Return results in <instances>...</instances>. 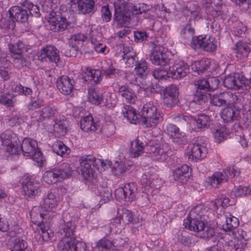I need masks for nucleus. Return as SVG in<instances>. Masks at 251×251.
<instances>
[{"instance_id":"2","label":"nucleus","mask_w":251,"mask_h":251,"mask_svg":"<svg viewBox=\"0 0 251 251\" xmlns=\"http://www.w3.org/2000/svg\"><path fill=\"white\" fill-rule=\"evenodd\" d=\"M125 0L121 1H115L114 3L115 12L114 14L113 22L118 26H126L130 24L131 20L130 11L127 10Z\"/></svg>"},{"instance_id":"4","label":"nucleus","mask_w":251,"mask_h":251,"mask_svg":"<svg viewBox=\"0 0 251 251\" xmlns=\"http://www.w3.org/2000/svg\"><path fill=\"white\" fill-rule=\"evenodd\" d=\"M239 174L240 171L233 166L227 167L222 172H215L212 176L209 177L208 183L212 187L217 188L222 183L226 182L229 178H232Z\"/></svg>"},{"instance_id":"46","label":"nucleus","mask_w":251,"mask_h":251,"mask_svg":"<svg viewBox=\"0 0 251 251\" xmlns=\"http://www.w3.org/2000/svg\"><path fill=\"white\" fill-rule=\"evenodd\" d=\"M85 81H94L98 83L101 80V72L99 70L87 69L84 76Z\"/></svg>"},{"instance_id":"24","label":"nucleus","mask_w":251,"mask_h":251,"mask_svg":"<svg viewBox=\"0 0 251 251\" xmlns=\"http://www.w3.org/2000/svg\"><path fill=\"white\" fill-rule=\"evenodd\" d=\"M80 127L85 132H95L100 129V124L98 121L95 122L91 115L82 118L80 121Z\"/></svg>"},{"instance_id":"61","label":"nucleus","mask_w":251,"mask_h":251,"mask_svg":"<svg viewBox=\"0 0 251 251\" xmlns=\"http://www.w3.org/2000/svg\"><path fill=\"white\" fill-rule=\"evenodd\" d=\"M12 89L15 93L25 96L29 95L32 92V90L30 88L24 87L20 84H17Z\"/></svg>"},{"instance_id":"51","label":"nucleus","mask_w":251,"mask_h":251,"mask_svg":"<svg viewBox=\"0 0 251 251\" xmlns=\"http://www.w3.org/2000/svg\"><path fill=\"white\" fill-rule=\"evenodd\" d=\"M135 71L137 75L141 78H144L147 76L148 71L147 64L144 60H141L138 62H136L135 64Z\"/></svg>"},{"instance_id":"41","label":"nucleus","mask_w":251,"mask_h":251,"mask_svg":"<svg viewBox=\"0 0 251 251\" xmlns=\"http://www.w3.org/2000/svg\"><path fill=\"white\" fill-rule=\"evenodd\" d=\"M10 243L11 251H30L26 242L20 238L11 239Z\"/></svg>"},{"instance_id":"26","label":"nucleus","mask_w":251,"mask_h":251,"mask_svg":"<svg viewBox=\"0 0 251 251\" xmlns=\"http://www.w3.org/2000/svg\"><path fill=\"white\" fill-rule=\"evenodd\" d=\"M126 5L127 7V10H130V11H131L135 14L132 18H136L137 20L138 18L137 16L138 15H140L143 13L146 14L151 8L150 5L145 3H138L133 4L132 3L126 1Z\"/></svg>"},{"instance_id":"14","label":"nucleus","mask_w":251,"mask_h":251,"mask_svg":"<svg viewBox=\"0 0 251 251\" xmlns=\"http://www.w3.org/2000/svg\"><path fill=\"white\" fill-rule=\"evenodd\" d=\"M22 185L23 192L27 199L38 196L41 193L40 184L33 179L26 177Z\"/></svg>"},{"instance_id":"27","label":"nucleus","mask_w":251,"mask_h":251,"mask_svg":"<svg viewBox=\"0 0 251 251\" xmlns=\"http://www.w3.org/2000/svg\"><path fill=\"white\" fill-rule=\"evenodd\" d=\"M76 4L79 13L86 15L93 14L95 11V0H79Z\"/></svg>"},{"instance_id":"10","label":"nucleus","mask_w":251,"mask_h":251,"mask_svg":"<svg viewBox=\"0 0 251 251\" xmlns=\"http://www.w3.org/2000/svg\"><path fill=\"white\" fill-rule=\"evenodd\" d=\"M163 94V103L168 108L175 106L179 102V90L175 84H172L164 88Z\"/></svg>"},{"instance_id":"60","label":"nucleus","mask_w":251,"mask_h":251,"mask_svg":"<svg viewBox=\"0 0 251 251\" xmlns=\"http://www.w3.org/2000/svg\"><path fill=\"white\" fill-rule=\"evenodd\" d=\"M100 15L103 22L108 23L112 18V14L110 11L108 5L102 6L100 9Z\"/></svg>"},{"instance_id":"56","label":"nucleus","mask_w":251,"mask_h":251,"mask_svg":"<svg viewBox=\"0 0 251 251\" xmlns=\"http://www.w3.org/2000/svg\"><path fill=\"white\" fill-rule=\"evenodd\" d=\"M120 218L122 219L123 226L128 224L129 223H132L133 221V215L131 211L127 209H123L121 212L119 211Z\"/></svg>"},{"instance_id":"35","label":"nucleus","mask_w":251,"mask_h":251,"mask_svg":"<svg viewBox=\"0 0 251 251\" xmlns=\"http://www.w3.org/2000/svg\"><path fill=\"white\" fill-rule=\"evenodd\" d=\"M50 222L46 221L42 223L39 226L41 230V233L39 234V239L38 242L42 243L44 241L50 240L53 235V232L50 229Z\"/></svg>"},{"instance_id":"42","label":"nucleus","mask_w":251,"mask_h":251,"mask_svg":"<svg viewBox=\"0 0 251 251\" xmlns=\"http://www.w3.org/2000/svg\"><path fill=\"white\" fill-rule=\"evenodd\" d=\"M75 239L62 238L58 243L57 249L59 251H73Z\"/></svg>"},{"instance_id":"31","label":"nucleus","mask_w":251,"mask_h":251,"mask_svg":"<svg viewBox=\"0 0 251 251\" xmlns=\"http://www.w3.org/2000/svg\"><path fill=\"white\" fill-rule=\"evenodd\" d=\"M183 225L186 229L200 233L204 227L205 224L201 219H189V218H186L184 220Z\"/></svg>"},{"instance_id":"18","label":"nucleus","mask_w":251,"mask_h":251,"mask_svg":"<svg viewBox=\"0 0 251 251\" xmlns=\"http://www.w3.org/2000/svg\"><path fill=\"white\" fill-rule=\"evenodd\" d=\"M205 12L213 17H216L222 13L223 3L222 0H205L204 4Z\"/></svg>"},{"instance_id":"1","label":"nucleus","mask_w":251,"mask_h":251,"mask_svg":"<svg viewBox=\"0 0 251 251\" xmlns=\"http://www.w3.org/2000/svg\"><path fill=\"white\" fill-rule=\"evenodd\" d=\"M160 120L157 106L152 101L145 104L141 111L140 123L147 127L156 126Z\"/></svg>"},{"instance_id":"8","label":"nucleus","mask_w":251,"mask_h":251,"mask_svg":"<svg viewBox=\"0 0 251 251\" xmlns=\"http://www.w3.org/2000/svg\"><path fill=\"white\" fill-rule=\"evenodd\" d=\"M137 190L138 189L135 183H128L124 187L117 188L115 191V195L116 199L120 201H131L135 199Z\"/></svg>"},{"instance_id":"47","label":"nucleus","mask_w":251,"mask_h":251,"mask_svg":"<svg viewBox=\"0 0 251 251\" xmlns=\"http://www.w3.org/2000/svg\"><path fill=\"white\" fill-rule=\"evenodd\" d=\"M98 191V195L100 197V201L101 203L108 202L112 198V191L110 188L100 187Z\"/></svg>"},{"instance_id":"59","label":"nucleus","mask_w":251,"mask_h":251,"mask_svg":"<svg viewBox=\"0 0 251 251\" xmlns=\"http://www.w3.org/2000/svg\"><path fill=\"white\" fill-rule=\"evenodd\" d=\"M32 154L29 156L31 157L32 159L37 162L38 166L42 167L45 164L46 160L39 149L38 148L34 151Z\"/></svg>"},{"instance_id":"7","label":"nucleus","mask_w":251,"mask_h":251,"mask_svg":"<svg viewBox=\"0 0 251 251\" xmlns=\"http://www.w3.org/2000/svg\"><path fill=\"white\" fill-rule=\"evenodd\" d=\"M146 147L150 157L153 160L163 162L168 156L169 147L166 143L153 145L151 143Z\"/></svg>"},{"instance_id":"48","label":"nucleus","mask_w":251,"mask_h":251,"mask_svg":"<svg viewBox=\"0 0 251 251\" xmlns=\"http://www.w3.org/2000/svg\"><path fill=\"white\" fill-rule=\"evenodd\" d=\"M43 178L44 181L49 184H54L58 181H60L54 168L46 171L44 173Z\"/></svg>"},{"instance_id":"13","label":"nucleus","mask_w":251,"mask_h":251,"mask_svg":"<svg viewBox=\"0 0 251 251\" xmlns=\"http://www.w3.org/2000/svg\"><path fill=\"white\" fill-rule=\"evenodd\" d=\"M236 101L235 100L234 104H229L230 106L224 108L221 111V117L224 123H229L238 120L240 108L236 105Z\"/></svg>"},{"instance_id":"44","label":"nucleus","mask_w":251,"mask_h":251,"mask_svg":"<svg viewBox=\"0 0 251 251\" xmlns=\"http://www.w3.org/2000/svg\"><path fill=\"white\" fill-rule=\"evenodd\" d=\"M144 147L143 143L139 139H135L130 144V155L131 157L136 158L143 153Z\"/></svg>"},{"instance_id":"6","label":"nucleus","mask_w":251,"mask_h":251,"mask_svg":"<svg viewBox=\"0 0 251 251\" xmlns=\"http://www.w3.org/2000/svg\"><path fill=\"white\" fill-rule=\"evenodd\" d=\"M99 164L105 166L103 161L94 157H82L80 159L82 175L85 179L94 177V168H98Z\"/></svg>"},{"instance_id":"21","label":"nucleus","mask_w":251,"mask_h":251,"mask_svg":"<svg viewBox=\"0 0 251 251\" xmlns=\"http://www.w3.org/2000/svg\"><path fill=\"white\" fill-rule=\"evenodd\" d=\"M189 66L183 61L175 64L170 67V75L174 79L181 78L186 75L189 72Z\"/></svg>"},{"instance_id":"54","label":"nucleus","mask_w":251,"mask_h":251,"mask_svg":"<svg viewBox=\"0 0 251 251\" xmlns=\"http://www.w3.org/2000/svg\"><path fill=\"white\" fill-rule=\"evenodd\" d=\"M11 55L22 54L25 50V44L21 41H18L15 44L10 43L8 45Z\"/></svg>"},{"instance_id":"30","label":"nucleus","mask_w":251,"mask_h":251,"mask_svg":"<svg viewBox=\"0 0 251 251\" xmlns=\"http://www.w3.org/2000/svg\"><path fill=\"white\" fill-rule=\"evenodd\" d=\"M3 144L7 146V151L11 154H19L21 152V143L19 140L14 135L10 139H5L2 141Z\"/></svg>"},{"instance_id":"64","label":"nucleus","mask_w":251,"mask_h":251,"mask_svg":"<svg viewBox=\"0 0 251 251\" xmlns=\"http://www.w3.org/2000/svg\"><path fill=\"white\" fill-rule=\"evenodd\" d=\"M126 169L124 163L116 161L113 167V173L115 176H120L126 172Z\"/></svg>"},{"instance_id":"38","label":"nucleus","mask_w":251,"mask_h":251,"mask_svg":"<svg viewBox=\"0 0 251 251\" xmlns=\"http://www.w3.org/2000/svg\"><path fill=\"white\" fill-rule=\"evenodd\" d=\"M211 63L208 59H204L197 61L192 63L191 68L194 71L200 75L205 71H208L210 68Z\"/></svg>"},{"instance_id":"33","label":"nucleus","mask_w":251,"mask_h":251,"mask_svg":"<svg viewBox=\"0 0 251 251\" xmlns=\"http://www.w3.org/2000/svg\"><path fill=\"white\" fill-rule=\"evenodd\" d=\"M234 50L236 53V56L241 59L247 58L251 51L249 44L241 41L236 43Z\"/></svg>"},{"instance_id":"49","label":"nucleus","mask_w":251,"mask_h":251,"mask_svg":"<svg viewBox=\"0 0 251 251\" xmlns=\"http://www.w3.org/2000/svg\"><path fill=\"white\" fill-rule=\"evenodd\" d=\"M209 94L203 90H196L194 93V100L197 103L202 105L207 101Z\"/></svg>"},{"instance_id":"39","label":"nucleus","mask_w":251,"mask_h":251,"mask_svg":"<svg viewBox=\"0 0 251 251\" xmlns=\"http://www.w3.org/2000/svg\"><path fill=\"white\" fill-rule=\"evenodd\" d=\"M122 113L125 117L131 124L140 123V119L138 118L135 110L130 105H125L122 109Z\"/></svg>"},{"instance_id":"23","label":"nucleus","mask_w":251,"mask_h":251,"mask_svg":"<svg viewBox=\"0 0 251 251\" xmlns=\"http://www.w3.org/2000/svg\"><path fill=\"white\" fill-rule=\"evenodd\" d=\"M190 148L191 151L188 153L189 158L196 161L206 157L207 149L204 146L199 144H193L190 145Z\"/></svg>"},{"instance_id":"57","label":"nucleus","mask_w":251,"mask_h":251,"mask_svg":"<svg viewBox=\"0 0 251 251\" xmlns=\"http://www.w3.org/2000/svg\"><path fill=\"white\" fill-rule=\"evenodd\" d=\"M201 237L205 239H210L215 235L214 228L207 224L200 233Z\"/></svg>"},{"instance_id":"36","label":"nucleus","mask_w":251,"mask_h":251,"mask_svg":"<svg viewBox=\"0 0 251 251\" xmlns=\"http://www.w3.org/2000/svg\"><path fill=\"white\" fill-rule=\"evenodd\" d=\"M60 181L70 177L72 176V170L71 166L67 163H63L54 168Z\"/></svg>"},{"instance_id":"22","label":"nucleus","mask_w":251,"mask_h":251,"mask_svg":"<svg viewBox=\"0 0 251 251\" xmlns=\"http://www.w3.org/2000/svg\"><path fill=\"white\" fill-rule=\"evenodd\" d=\"M43 209H41L40 206H35L31 209L30 213V216L32 222L37 225L40 226L42 223H45L47 221V219L51 215H50L48 212L44 213Z\"/></svg>"},{"instance_id":"52","label":"nucleus","mask_w":251,"mask_h":251,"mask_svg":"<svg viewBox=\"0 0 251 251\" xmlns=\"http://www.w3.org/2000/svg\"><path fill=\"white\" fill-rule=\"evenodd\" d=\"M195 29L189 24H186L180 31L181 36L184 39L190 41L191 40V43L193 40H196L194 38Z\"/></svg>"},{"instance_id":"50","label":"nucleus","mask_w":251,"mask_h":251,"mask_svg":"<svg viewBox=\"0 0 251 251\" xmlns=\"http://www.w3.org/2000/svg\"><path fill=\"white\" fill-rule=\"evenodd\" d=\"M88 99L90 102L99 105L103 100V96L99 91L96 89H93L89 90Z\"/></svg>"},{"instance_id":"20","label":"nucleus","mask_w":251,"mask_h":251,"mask_svg":"<svg viewBox=\"0 0 251 251\" xmlns=\"http://www.w3.org/2000/svg\"><path fill=\"white\" fill-rule=\"evenodd\" d=\"M55 192H48L43 199V202L41 204V209L45 212H50L53 210L58 204V200Z\"/></svg>"},{"instance_id":"53","label":"nucleus","mask_w":251,"mask_h":251,"mask_svg":"<svg viewBox=\"0 0 251 251\" xmlns=\"http://www.w3.org/2000/svg\"><path fill=\"white\" fill-rule=\"evenodd\" d=\"M170 68L168 71L164 69H154L152 72V75L154 78L158 80H166L169 77H171L170 75Z\"/></svg>"},{"instance_id":"17","label":"nucleus","mask_w":251,"mask_h":251,"mask_svg":"<svg viewBox=\"0 0 251 251\" xmlns=\"http://www.w3.org/2000/svg\"><path fill=\"white\" fill-rule=\"evenodd\" d=\"M87 37L82 33H78L72 35L70 37V41L68 46V50L69 52L66 51V56H72L76 54V52L78 50L79 46H81L80 42H83L87 39Z\"/></svg>"},{"instance_id":"43","label":"nucleus","mask_w":251,"mask_h":251,"mask_svg":"<svg viewBox=\"0 0 251 251\" xmlns=\"http://www.w3.org/2000/svg\"><path fill=\"white\" fill-rule=\"evenodd\" d=\"M54 152L62 157L67 156L70 152V149L60 141H57L52 146Z\"/></svg>"},{"instance_id":"58","label":"nucleus","mask_w":251,"mask_h":251,"mask_svg":"<svg viewBox=\"0 0 251 251\" xmlns=\"http://www.w3.org/2000/svg\"><path fill=\"white\" fill-rule=\"evenodd\" d=\"M24 3L25 6L26 7L29 15H31L36 17H38L40 16L39 8L37 5H34L30 2H28L27 0H25Z\"/></svg>"},{"instance_id":"12","label":"nucleus","mask_w":251,"mask_h":251,"mask_svg":"<svg viewBox=\"0 0 251 251\" xmlns=\"http://www.w3.org/2000/svg\"><path fill=\"white\" fill-rule=\"evenodd\" d=\"M236 95L231 93L226 92L219 95H213L210 98V102L213 105L222 106L232 104L235 103V100H237Z\"/></svg>"},{"instance_id":"45","label":"nucleus","mask_w":251,"mask_h":251,"mask_svg":"<svg viewBox=\"0 0 251 251\" xmlns=\"http://www.w3.org/2000/svg\"><path fill=\"white\" fill-rule=\"evenodd\" d=\"M238 225V219L229 214V217H226V223L223 224L222 228L226 231H230L234 230Z\"/></svg>"},{"instance_id":"25","label":"nucleus","mask_w":251,"mask_h":251,"mask_svg":"<svg viewBox=\"0 0 251 251\" xmlns=\"http://www.w3.org/2000/svg\"><path fill=\"white\" fill-rule=\"evenodd\" d=\"M195 131H199L207 128L210 126V118L205 114H200L192 118L191 122Z\"/></svg>"},{"instance_id":"16","label":"nucleus","mask_w":251,"mask_h":251,"mask_svg":"<svg viewBox=\"0 0 251 251\" xmlns=\"http://www.w3.org/2000/svg\"><path fill=\"white\" fill-rule=\"evenodd\" d=\"M149 58L151 63L156 66H166L170 61L166 53L158 47H155L151 51Z\"/></svg>"},{"instance_id":"55","label":"nucleus","mask_w":251,"mask_h":251,"mask_svg":"<svg viewBox=\"0 0 251 251\" xmlns=\"http://www.w3.org/2000/svg\"><path fill=\"white\" fill-rule=\"evenodd\" d=\"M53 120L54 121V124L53 125L54 130L58 132L60 135H64L67 131L65 122L64 120H58L57 118Z\"/></svg>"},{"instance_id":"28","label":"nucleus","mask_w":251,"mask_h":251,"mask_svg":"<svg viewBox=\"0 0 251 251\" xmlns=\"http://www.w3.org/2000/svg\"><path fill=\"white\" fill-rule=\"evenodd\" d=\"M189 167L185 164L178 167L173 172V177L174 179L181 183L186 182L189 176Z\"/></svg>"},{"instance_id":"29","label":"nucleus","mask_w":251,"mask_h":251,"mask_svg":"<svg viewBox=\"0 0 251 251\" xmlns=\"http://www.w3.org/2000/svg\"><path fill=\"white\" fill-rule=\"evenodd\" d=\"M37 142L36 140L30 138H25L20 145L21 151L25 156H30L33 152L38 149Z\"/></svg>"},{"instance_id":"11","label":"nucleus","mask_w":251,"mask_h":251,"mask_svg":"<svg viewBox=\"0 0 251 251\" xmlns=\"http://www.w3.org/2000/svg\"><path fill=\"white\" fill-rule=\"evenodd\" d=\"M38 58L44 62H50L57 64L60 61V56L57 49L54 46L47 45L42 48L38 52Z\"/></svg>"},{"instance_id":"63","label":"nucleus","mask_w":251,"mask_h":251,"mask_svg":"<svg viewBox=\"0 0 251 251\" xmlns=\"http://www.w3.org/2000/svg\"><path fill=\"white\" fill-rule=\"evenodd\" d=\"M149 34L145 30H136L134 31V41L137 43H141L147 40Z\"/></svg>"},{"instance_id":"32","label":"nucleus","mask_w":251,"mask_h":251,"mask_svg":"<svg viewBox=\"0 0 251 251\" xmlns=\"http://www.w3.org/2000/svg\"><path fill=\"white\" fill-rule=\"evenodd\" d=\"M118 93L127 103H134L136 100L135 93L128 85L119 86Z\"/></svg>"},{"instance_id":"3","label":"nucleus","mask_w":251,"mask_h":251,"mask_svg":"<svg viewBox=\"0 0 251 251\" xmlns=\"http://www.w3.org/2000/svg\"><path fill=\"white\" fill-rule=\"evenodd\" d=\"M9 19L7 21L6 27L9 29H14L15 27V21L18 22L25 23L26 22L29 17L28 11L25 6L24 2L22 6H14L10 8L8 11Z\"/></svg>"},{"instance_id":"40","label":"nucleus","mask_w":251,"mask_h":251,"mask_svg":"<svg viewBox=\"0 0 251 251\" xmlns=\"http://www.w3.org/2000/svg\"><path fill=\"white\" fill-rule=\"evenodd\" d=\"M57 113L56 110L54 108L50 106H46L40 111V117L38 121L42 122L45 120L55 119L56 114Z\"/></svg>"},{"instance_id":"15","label":"nucleus","mask_w":251,"mask_h":251,"mask_svg":"<svg viewBox=\"0 0 251 251\" xmlns=\"http://www.w3.org/2000/svg\"><path fill=\"white\" fill-rule=\"evenodd\" d=\"M166 132L172 142L177 146L184 144L186 141L183 133L180 132L178 127L173 124H170L167 126Z\"/></svg>"},{"instance_id":"9","label":"nucleus","mask_w":251,"mask_h":251,"mask_svg":"<svg viewBox=\"0 0 251 251\" xmlns=\"http://www.w3.org/2000/svg\"><path fill=\"white\" fill-rule=\"evenodd\" d=\"M215 39L210 35H199L196 40H193L191 47L196 50L198 48H201L204 51L213 52L216 49Z\"/></svg>"},{"instance_id":"34","label":"nucleus","mask_w":251,"mask_h":251,"mask_svg":"<svg viewBox=\"0 0 251 251\" xmlns=\"http://www.w3.org/2000/svg\"><path fill=\"white\" fill-rule=\"evenodd\" d=\"M51 17H50L49 22L52 24L54 27V29L58 32H61L66 30L69 24L66 19L63 17H54L52 14H50Z\"/></svg>"},{"instance_id":"19","label":"nucleus","mask_w":251,"mask_h":251,"mask_svg":"<svg viewBox=\"0 0 251 251\" xmlns=\"http://www.w3.org/2000/svg\"><path fill=\"white\" fill-rule=\"evenodd\" d=\"M74 85V80L66 75L60 77L56 81L57 87L59 91L65 95H69L72 92Z\"/></svg>"},{"instance_id":"37","label":"nucleus","mask_w":251,"mask_h":251,"mask_svg":"<svg viewBox=\"0 0 251 251\" xmlns=\"http://www.w3.org/2000/svg\"><path fill=\"white\" fill-rule=\"evenodd\" d=\"M75 225L71 221L65 223L62 226L61 234L63 236L62 238H75Z\"/></svg>"},{"instance_id":"62","label":"nucleus","mask_w":251,"mask_h":251,"mask_svg":"<svg viewBox=\"0 0 251 251\" xmlns=\"http://www.w3.org/2000/svg\"><path fill=\"white\" fill-rule=\"evenodd\" d=\"M13 96L10 93H5L1 95L0 97V103L4 105L7 107L13 106V101L12 99Z\"/></svg>"},{"instance_id":"5","label":"nucleus","mask_w":251,"mask_h":251,"mask_svg":"<svg viewBox=\"0 0 251 251\" xmlns=\"http://www.w3.org/2000/svg\"><path fill=\"white\" fill-rule=\"evenodd\" d=\"M224 86L228 89L238 90L240 88L247 89L250 87L251 80L243 75L238 73L230 74L226 76L224 80Z\"/></svg>"}]
</instances>
